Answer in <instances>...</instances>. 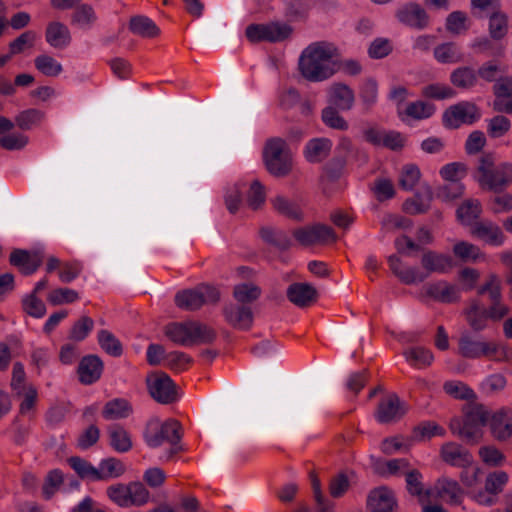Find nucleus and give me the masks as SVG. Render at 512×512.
<instances>
[{
	"instance_id": "nucleus-1",
	"label": "nucleus",
	"mask_w": 512,
	"mask_h": 512,
	"mask_svg": "<svg viewBox=\"0 0 512 512\" xmlns=\"http://www.w3.org/2000/svg\"><path fill=\"white\" fill-rule=\"evenodd\" d=\"M338 49L330 42L319 41L308 45L298 60L301 76L310 82H322L337 73L334 58Z\"/></svg>"
},
{
	"instance_id": "nucleus-2",
	"label": "nucleus",
	"mask_w": 512,
	"mask_h": 512,
	"mask_svg": "<svg viewBox=\"0 0 512 512\" xmlns=\"http://www.w3.org/2000/svg\"><path fill=\"white\" fill-rule=\"evenodd\" d=\"M472 178L483 191L506 190L512 184V163H496L492 152L483 153L472 171Z\"/></svg>"
},
{
	"instance_id": "nucleus-3",
	"label": "nucleus",
	"mask_w": 512,
	"mask_h": 512,
	"mask_svg": "<svg viewBox=\"0 0 512 512\" xmlns=\"http://www.w3.org/2000/svg\"><path fill=\"white\" fill-rule=\"evenodd\" d=\"M421 262L426 272L415 267L403 266L399 257L396 255H391L388 258L391 270L405 284L422 282L428 277L429 273H446L454 266L451 256L433 251L426 252Z\"/></svg>"
},
{
	"instance_id": "nucleus-4",
	"label": "nucleus",
	"mask_w": 512,
	"mask_h": 512,
	"mask_svg": "<svg viewBox=\"0 0 512 512\" xmlns=\"http://www.w3.org/2000/svg\"><path fill=\"white\" fill-rule=\"evenodd\" d=\"M489 409L481 404L469 405L464 417H455L450 421L452 434L468 443H477L483 436V426H488Z\"/></svg>"
},
{
	"instance_id": "nucleus-5",
	"label": "nucleus",
	"mask_w": 512,
	"mask_h": 512,
	"mask_svg": "<svg viewBox=\"0 0 512 512\" xmlns=\"http://www.w3.org/2000/svg\"><path fill=\"white\" fill-rule=\"evenodd\" d=\"M68 462L80 478L91 482L117 479L126 471L125 464L114 457L102 459L98 466L80 457H71Z\"/></svg>"
},
{
	"instance_id": "nucleus-6",
	"label": "nucleus",
	"mask_w": 512,
	"mask_h": 512,
	"mask_svg": "<svg viewBox=\"0 0 512 512\" xmlns=\"http://www.w3.org/2000/svg\"><path fill=\"white\" fill-rule=\"evenodd\" d=\"M263 160L267 171L275 177H285L293 168L292 154L282 138L267 140L263 149Z\"/></svg>"
},
{
	"instance_id": "nucleus-7",
	"label": "nucleus",
	"mask_w": 512,
	"mask_h": 512,
	"mask_svg": "<svg viewBox=\"0 0 512 512\" xmlns=\"http://www.w3.org/2000/svg\"><path fill=\"white\" fill-rule=\"evenodd\" d=\"M459 353L467 358L491 357L497 361L512 359V349L507 345L496 342L474 340L469 335H463L459 340Z\"/></svg>"
},
{
	"instance_id": "nucleus-8",
	"label": "nucleus",
	"mask_w": 512,
	"mask_h": 512,
	"mask_svg": "<svg viewBox=\"0 0 512 512\" xmlns=\"http://www.w3.org/2000/svg\"><path fill=\"white\" fill-rule=\"evenodd\" d=\"M166 335L173 342L183 346L209 342L215 336L210 328L197 322L169 324L166 327Z\"/></svg>"
},
{
	"instance_id": "nucleus-9",
	"label": "nucleus",
	"mask_w": 512,
	"mask_h": 512,
	"mask_svg": "<svg viewBox=\"0 0 512 512\" xmlns=\"http://www.w3.org/2000/svg\"><path fill=\"white\" fill-rule=\"evenodd\" d=\"M145 442L149 447L156 448L165 443L173 447L175 453L180 439V424L176 420L161 422L157 419L151 420L145 431Z\"/></svg>"
},
{
	"instance_id": "nucleus-10",
	"label": "nucleus",
	"mask_w": 512,
	"mask_h": 512,
	"mask_svg": "<svg viewBox=\"0 0 512 512\" xmlns=\"http://www.w3.org/2000/svg\"><path fill=\"white\" fill-rule=\"evenodd\" d=\"M479 118L480 111L475 103L461 101L443 112L442 123L445 128L457 129L462 124H473Z\"/></svg>"
},
{
	"instance_id": "nucleus-11",
	"label": "nucleus",
	"mask_w": 512,
	"mask_h": 512,
	"mask_svg": "<svg viewBox=\"0 0 512 512\" xmlns=\"http://www.w3.org/2000/svg\"><path fill=\"white\" fill-rule=\"evenodd\" d=\"M292 33V28L287 24H250L245 30V36L251 43L279 42L287 39Z\"/></svg>"
},
{
	"instance_id": "nucleus-12",
	"label": "nucleus",
	"mask_w": 512,
	"mask_h": 512,
	"mask_svg": "<svg viewBox=\"0 0 512 512\" xmlns=\"http://www.w3.org/2000/svg\"><path fill=\"white\" fill-rule=\"evenodd\" d=\"M220 294L214 287L202 285L193 290H184L175 296L176 305L187 310H195L204 304L219 300Z\"/></svg>"
},
{
	"instance_id": "nucleus-13",
	"label": "nucleus",
	"mask_w": 512,
	"mask_h": 512,
	"mask_svg": "<svg viewBox=\"0 0 512 512\" xmlns=\"http://www.w3.org/2000/svg\"><path fill=\"white\" fill-rule=\"evenodd\" d=\"M509 476L505 471H493L486 476L485 489L471 492V498L479 505L492 506L497 502V495L508 483Z\"/></svg>"
},
{
	"instance_id": "nucleus-14",
	"label": "nucleus",
	"mask_w": 512,
	"mask_h": 512,
	"mask_svg": "<svg viewBox=\"0 0 512 512\" xmlns=\"http://www.w3.org/2000/svg\"><path fill=\"white\" fill-rule=\"evenodd\" d=\"M352 151V141L347 137H341L335 147L334 156L324 166V181L333 183L341 178L347 165V158Z\"/></svg>"
},
{
	"instance_id": "nucleus-15",
	"label": "nucleus",
	"mask_w": 512,
	"mask_h": 512,
	"mask_svg": "<svg viewBox=\"0 0 512 512\" xmlns=\"http://www.w3.org/2000/svg\"><path fill=\"white\" fill-rule=\"evenodd\" d=\"M191 37L194 44L203 49H217L223 45L231 47L237 40V21L234 20L227 29L221 30L218 38L209 37L203 27H195L191 31Z\"/></svg>"
},
{
	"instance_id": "nucleus-16",
	"label": "nucleus",
	"mask_w": 512,
	"mask_h": 512,
	"mask_svg": "<svg viewBox=\"0 0 512 512\" xmlns=\"http://www.w3.org/2000/svg\"><path fill=\"white\" fill-rule=\"evenodd\" d=\"M294 239L302 246H317L333 243L336 239L333 229L324 224H314L295 229Z\"/></svg>"
},
{
	"instance_id": "nucleus-17",
	"label": "nucleus",
	"mask_w": 512,
	"mask_h": 512,
	"mask_svg": "<svg viewBox=\"0 0 512 512\" xmlns=\"http://www.w3.org/2000/svg\"><path fill=\"white\" fill-rule=\"evenodd\" d=\"M396 19L411 28L422 30L429 25L430 17L426 10L417 2H407L395 12Z\"/></svg>"
},
{
	"instance_id": "nucleus-18",
	"label": "nucleus",
	"mask_w": 512,
	"mask_h": 512,
	"mask_svg": "<svg viewBox=\"0 0 512 512\" xmlns=\"http://www.w3.org/2000/svg\"><path fill=\"white\" fill-rule=\"evenodd\" d=\"M147 385L151 396L160 403H171L179 397L173 381L166 374L150 375Z\"/></svg>"
},
{
	"instance_id": "nucleus-19",
	"label": "nucleus",
	"mask_w": 512,
	"mask_h": 512,
	"mask_svg": "<svg viewBox=\"0 0 512 512\" xmlns=\"http://www.w3.org/2000/svg\"><path fill=\"white\" fill-rule=\"evenodd\" d=\"M422 294L445 304L455 303L461 298L460 287L445 280L427 283L422 288Z\"/></svg>"
},
{
	"instance_id": "nucleus-20",
	"label": "nucleus",
	"mask_w": 512,
	"mask_h": 512,
	"mask_svg": "<svg viewBox=\"0 0 512 512\" xmlns=\"http://www.w3.org/2000/svg\"><path fill=\"white\" fill-rule=\"evenodd\" d=\"M488 427L491 435L498 441H506L512 437V410L502 407L489 410Z\"/></svg>"
},
{
	"instance_id": "nucleus-21",
	"label": "nucleus",
	"mask_w": 512,
	"mask_h": 512,
	"mask_svg": "<svg viewBox=\"0 0 512 512\" xmlns=\"http://www.w3.org/2000/svg\"><path fill=\"white\" fill-rule=\"evenodd\" d=\"M327 102L335 109L350 111L355 104V92L343 82L333 83L327 92Z\"/></svg>"
},
{
	"instance_id": "nucleus-22",
	"label": "nucleus",
	"mask_w": 512,
	"mask_h": 512,
	"mask_svg": "<svg viewBox=\"0 0 512 512\" xmlns=\"http://www.w3.org/2000/svg\"><path fill=\"white\" fill-rule=\"evenodd\" d=\"M42 260L43 253L39 250L16 249L10 255V263L26 275L34 273L41 265Z\"/></svg>"
},
{
	"instance_id": "nucleus-23",
	"label": "nucleus",
	"mask_w": 512,
	"mask_h": 512,
	"mask_svg": "<svg viewBox=\"0 0 512 512\" xmlns=\"http://www.w3.org/2000/svg\"><path fill=\"white\" fill-rule=\"evenodd\" d=\"M367 505L371 512H395L397 502L392 490L378 487L370 492Z\"/></svg>"
},
{
	"instance_id": "nucleus-24",
	"label": "nucleus",
	"mask_w": 512,
	"mask_h": 512,
	"mask_svg": "<svg viewBox=\"0 0 512 512\" xmlns=\"http://www.w3.org/2000/svg\"><path fill=\"white\" fill-rule=\"evenodd\" d=\"M405 407L395 394L388 395L380 402L375 417L380 423H389L400 419Z\"/></svg>"
},
{
	"instance_id": "nucleus-25",
	"label": "nucleus",
	"mask_w": 512,
	"mask_h": 512,
	"mask_svg": "<svg viewBox=\"0 0 512 512\" xmlns=\"http://www.w3.org/2000/svg\"><path fill=\"white\" fill-rule=\"evenodd\" d=\"M440 455L444 462L460 468L466 467L473 462L470 452L454 442H447L442 445Z\"/></svg>"
},
{
	"instance_id": "nucleus-26",
	"label": "nucleus",
	"mask_w": 512,
	"mask_h": 512,
	"mask_svg": "<svg viewBox=\"0 0 512 512\" xmlns=\"http://www.w3.org/2000/svg\"><path fill=\"white\" fill-rule=\"evenodd\" d=\"M470 232L472 236L492 246H500L505 240L501 228L492 222L475 223Z\"/></svg>"
},
{
	"instance_id": "nucleus-27",
	"label": "nucleus",
	"mask_w": 512,
	"mask_h": 512,
	"mask_svg": "<svg viewBox=\"0 0 512 512\" xmlns=\"http://www.w3.org/2000/svg\"><path fill=\"white\" fill-rule=\"evenodd\" d=\"M45 40L51 47L63 49L71 43V33L65 24L52 21L46 27Z\"/></svg>"
},
{
	"instance_id": "nucleus-28",
	"label": "nucleus",
	"mask_w": 512,
	"mask_h": 512,
	"mask_svg": "<svg viewBox=\"0 0 512 512\" xmlns=\"http://www.w3.org/2000/svg\"><path fill=\"white\" fill-rule=\"evenodd\" d=\"M288 299L299 307H306L316 301L317 291L308 283H294L287 289Z\"/></svg>"
},
{
	"instance_id": "nucleus-29",
	"label": "nucleus",
	"mask_w": 512,
	"mask_h": 512,
	"mask_svg": "<svg viewBox=\"0 0 512 512\" xmlns=\"http://www.w3.org/2000/svg\"><path fill=\"white\" fill-rule=\"evenodd\" d=\"M103 370V363L99 357L89 355L84 357L78 366L79 379L83 384H92L97 381Z\"/></svg>"
},
{
	"instance_id": "nucleus-30",
	"label": "nucleus",
	"mask_w": 512,
	"mask_h": 512,
	"mask_svg": "<svg viewBox=\"0 0 512 512\" xmlns=\"http://www.w3.org/2000/svg\"><path fill=\"white\" fill-rule=\"evenodd\" d=\"M379 87L378 82L373 77H367L363 80L359 87V100L362 112L367 114L378 101Z\"/></svg>"
},
{
	"instance_id": "nucleus-31",
	"label": "nucleus",
	"mask_w": 512,
	"mask_h": 512,
	"mask_svg": "<svg viewBox=\"0 0 512 512\" xmlns=\"http://www.w3.org/2000/svg\"><path fill=\"white\" fill-rule=\"evenodd\" d=\"M332 141L328 138H314L305 147V157L311 163H319L330 154Z\"/></svg>"
},
{
	"instance_id": "nucleus-32",
	"label": "nucleus",
	"mask_w": 512,
	"mask_h": 512,
	"mask_svg": "<svg viewBox=\"0 0 512 512\" xmlns=\"http://www.w3.org/2000/svg\"><path fill=\"white\" fill-rule=\"evenodd\" d=\"M435 491L439 498L451 504L460 503L463 497V491L459 484L456 481L447 478L437 481Z\"/></svg>"
},
{
	"instance_id": "nucleus-33",
	"label": "nucleus",
	"mask_w": 512,
	"mask_h": 512,
	"mask_svg": "<svg viewBox=\"0 0 512 512\" xmlns=\"http://www.w3.org/2000/svg\"><path fill=\"white\" fill-rule=\"evenodd\" d=\"M129 29L132 33L143 38H154L160 34L159 27L147 16L136 15L129 21Z\"/></svg>"
},
{
	"instance_id": "nucleus-34",
	"label": "nucleus",
	"mask_w": 512,
	"mask_h": 512,
	"mask_svg": "<svg viewBox=\"0 0 512 512\" xmlns=\"http://www.w3.org/2000/svg\"><path fill=\"white\" fill-rule=\"evenodd\" d=\"M466 320L475 331L484 330L489 318L488 311L484 309L478 300L470 301L465 310Z\"/></svg>"
},
{
	"instance_id": "nucleus-35",
	"label": "nucleus",
	"mask_w": 512,
	"mask_h": 512,
	"mask_svg": "<svg viewBox=\"0 0 512 512\" xmlns=\"http://www.w3.org/2000/svg\"><path fill=\"white\" fill-rule=\"evenodd\" d=\"M108 436L110 446L119 453L128 452L133 446L130 433L121 426L109 427Z\"/></svg>"
},
{
	"instance_id": "nucleus-36",
	"label": "nucleus",
	"mask_w": 512,
	"mask_h": 512,
	"mask_svg": "<svg viewBox=\"0 0 512 512\" xmlns=\"http://www.w3.org/2000/svg\"><path fill=\"white\" fill-rule=\"evenodd\" d=\"M226 320L239 329H247L251 326L253 315L248 307L229 306L225 309Z\"/></svg>"
},
{
	"instance_id": "nucleus-37",
	"label": "nucleus",
	"mask_w": 512,
	"mask_h": 512,
	"mask_svg": "<svg viewBox=\"0 0 512 512\" xmlns=\"http://www.w3.org/2000/svg\"><path fill=\"white\" fill-rule=\"evenodd\" d=\"M477 81V71L470 66L458 67L450 75V82L461 89H470L477 84Z\"/></svg>"
},
{
	"instance_id": "nucleus-38",
	"label": "nucleus",
	"mask_w": 512,
	"mask_h": 512,
	"mask_svg": "<svg viewBox=\"0 0 512 512\" xmlns=\"http://www.w3.org/2000/svg\"><path fill=\"white\" fill-rule=\"evenodd\" d=\"M132 412L130 403L125 399H113L107 402L102 415L107 420H117L128 417Z\"/></svg>"
},
{
	"instance_id": "nucleus-39",
	"label": "nucleus",
	"mask_w": 512,
	"mask_h": 512,
	"mask_svg": "<svg viewBox=\"0 0 512 512\" xmlns=\"http://www.w3.org/2000/svg\"><path fill=\"white\" fill-rule=\"evenodd\" d=\"M405 475L408 492L411 495L417 496L420 502H426L431 492L424 488L421 473L413 469L409 470Z\"/></svg>"
},
{
	"instance_id": "nucleus-40",
	"label": "nucleus",
	"mask_w": 512,
	"mask_h": 512,
	"mask_svg": "<svg viewBox=\"0 0 512 512\" xmlns=\"http://www.w3.org/2000/svg\"><path fill=\"white\" fill-rule=\"evenodd\" d=\"M445 429L435 422L426 421L414 427L411 441H426L435 436H444Z\"/></svg>"
},
{
	"instance_id": "nucleus-41",
	"label": "nucleus",
	"mask_w": 512,
	"mask_h": 512,
	"mask_svg": "<svg viewBox=\"0 0 512 512\" xmlns=\"http://www.w3.org/2000/svg\"><path fill=\"white\" fill-rule=\"evenodd\" d=\"M453 254L464 262H476L484 258L480 248L467 241H458L453 246Z\"/></svg>"
},
{
	"instance_id": "nucleus-42",
	"label": "nucleus",
	"mask_w": 512,
	"mask_h": 512,
	"mask_svg": "<svg viewBox=\"0 0 512 512\" xmlns=\"http://www.w3.org/2000/svg\"><path fill=\"white\" fill-rule=\"evenodd\" d=\"M508 32V17L499 9L494 11L489 17V35L494 40H500Z\"/></svg>"
},
{
	"instance_id": "nucleus-43",
	"label": "nucleus",
	"mask_w": 512,
	"mask_h": 512,
	"mask_svg": "<svg viewBox=\"0 0 512 512\" xmlns=\"http://www.w3.org/2000/svg\"><path fill=\"white\" fill-rule=\"evenodd\" d=\"M272 202L276 210L290 218L301 219L303 217L301 205L298 202L290 201L283 194L276 196Z\"/></svg>"
},
{
	"instance_id": "nucleus-44",
	"label": "nucleus",
	"mask_w": 512,
	"mask_h": 512,
	"mask_svg": "<svg viewBox=\"0 0 512 512\" xmlns=\"http://www.w3.org/2000/svg\"><path fill=\"white\" fill-rule=\"evenodd\" d=\"M420 178L421 172L419 167L415 164H406L399 173L398 185L402 190L409 191L414 189Z\"/></svg>"
},
{
	"instance_id": "nucleus-45",
	"label": "nucleus",
	"mask_w": 512,
	"mask_h": 512,
	"mask_svg": "<svg viewBox=\"0 0 512 512\" xmlns=\"http://www.w3.org/2000/svg\"><path fill=\"white\" fill-rule=\"evenodd\" d=\"M480 213V203L477 200H468L457 209V218L461 224L473 226L475 224L474 221L479 217Z\"/></svg>"
},
{
	"instance_id": "nucleus-46",
	"label": "nucleus",
	"mask_w": 512,
	"mask_h": 512,
	"mask_svg": "<svg viewBox=\"0 0 512 512\" xmlns=\"http://www.w3.org/2000/svg\"><path fill=\"white\" fill-rule=\"evenodd\" d=\"M406 361L416 368H422L430 365L434 357L430 350L422 347H414L404 352Z\"/></svg>"
},
{
	"instance_id": "nucleus-47",
	"label": "nucleus",
	"mask_w": 512,
	"mask_h": 512,
	"mask_svg": "<svg viewBox=\"0 0 512 512\" xmlns=\"http://www.w3.org/2000/svg\"><path fill=\"white\" fill-rule=\"evenodd\" d=\"M36 69L45 76L56 77L58 76L63 67L61 63L57 62L52 56L42 54L34 59Z\"/></svg>"
},
{
	"instance_id": "nucleus-48",
	"label": "nucleus",
	"mask_w": 512,
	"mask_h": 512,
	"mask_svg": "<svg viewBox=\"0 0 512 512\" xmlns=\"http://www.w3.org/2000/svg\"><path fill=\"white\" fill-rule=\"evenodd\" d=\"M439 174L445 181L457 183L467 176L468 166L463 162L448 163L440 169Z\"/></svg>"
},
{
	"instance_id": "nucleus-49",
	"label": "nucleus",
	"mask_w": 512,
	"mask_h": 512,
	"mask_svg": "<svg viewBox=\"0 0 512 512\" xmlns=\"http://www.w3.org/2000/svg\"><path fill=\"white\" fill-rule=\"evenodd\" d=\"M340 111L331 106H326L321 112V119L331 129L346 131L349 125L344 117L340 115Z\"/></svg>"
},
{
	"instance_id": "nucleus-50",
	"label": "nucleus",
	"mask_w": 512,
	"mask_h": 512,
	"mask_svg": "<svg viewBox=\"0 0 512 512\" xmlns=\"http://www.w3.org/2000/svg\"><path fill=\"white\" fill-rule=\"evenodd\" d=\"M308 11L309 4L307 0H289L285 3V17L290 22L305 19Z\"/></svg>"
},
{
	"instance_id": "nucleus-51",
	"label": "nucleus",
	"mask_w": 512,
	"mask_h": 512,
	"mask_svg": "<svg viewBox=\"0 0 512 512\" xmlns=\"http://www.w3.org/2000/svg\"><path fill=\"white\" fill-rule=\"evenodd\" d=\"M481 461L490 467H500L506 461L504 453L493 445H485L479 449Z\"/></svg>"
},
{
	"instance_id": "nucleus-52",
	"label": "nucleus",
	"mask_w": 512,
	"mask_h": 512,
	"mask_svg": "<svg viewBox=\"0 0 512 512\" xmlns=\"http://www.w3.org/2000/svg\"><path fill=\"white\" fill-rule=\"evenodd\" d=\"M510 128L511 122L504 115H496L487 122V133L492 139L503 137L510 131Z\"/></svg>"
},
{
	"instance_id": "nucleus-53",
	"label": "nucleus",
	"mask_w": 512,
	"mask_h": 512,
	"mask_svg": "<svg viewBox=\"0 0 512 512\" xmlns=\"http://www.w3.org/2000/svg\"><path fill=\"white\" fill-rule=\"evenodd\" d=\"M431 201V194H414L404 202L403 208L410 214L422 213L430 207Z\"/></svg>"
},
{
	"instance_id": "nucleus-54",
	"label": "nucleus",
	"mask_w": 512,
	"mask_h": 512,
	"mask_svg": "<svg viewBox=\"0 0 512 512\" xmlns=\"http://www.w3.org/2000/svg\"><path fill=\"white\" fill-rule=\"evenodd\" d=\"M436 108L434 104L424 101H415L407 105L405 114L413 119L421 120L432 116Z\"/></svg>"
},
{
	"instance_id": "nucleus-55",
	"label": "nucleus",
	"mask_w": 512,
	"mask_h": 512,
	"mask_svg": "<svg viewBox=\"0 0 512 512\" xmlns=\"http://www.w3.org/2000/svg\"><path fill=\"white\" fill-rule=\"evenodd\" d=\"M15 396L21 399L20 403V413L28 414L31 412L37 401V390L36 388L31 386H26L17 392H14Z\"/></svg>"
},
{
	"instance_id": "nucleus-56",
	"label": "nucleus",
	"mask_w": 512,
	"mask_h": 512,
	"mask_svg": "<svg viewBox=\"0 0 512 512\" xmlns=\"http://www.w3.org/2000/svg\"><path fill=\"white\" fill-rule=\"evenodd\" d=\"M98 342L101 348L112 356H119L122 353V346L119 340L109 331L101 330L98 333Z\"/></svg>"
},
{
	"instance_id": "nucleus-57",
	"label": "nucleus",
	"mask_w": 512,
	"mask_h": 512,
	"mask_svg": "<svg viewBox=\"0 0 512 512\" xmlns=\"http://www.w3.org/2000/svg\"><path fill=\"white\" fill-rule=\"evenodd\" d=\"M421 94L426 98L443 100L454 97L456 92L449 86L433 83L424 86L421 90Z\"/></svg>"
},
{
	"instance_id": "nucleus-58",
	"label": "nucleus",
	"mask_w": 512,
	"mask_h": 512,
	"mask_svg": "<svg viewBox=\"0 0 512 512\" xmlns=\"http://www.w3.org/2000/svg\"><path fill=\"white\" fill-rule=\"evenodd\" d=\"M412 445L411 439L404 438L403 436H393L386 438L381 443V450L385 454H395L398 452L408 450Z\"/></svg>"
},
{
	"instance_id": "nucleus-59",
	"label": "nucleus",
	"mask_w": 512,
	"mask_h": 512,
	"mask_svg": "<svg viewBox=\"0 0 512 512\" xmlns=\"http://www.w3.org/2000/svg\"><path fill=\"white\" fill-rule=\"evenodd\" d=\"M129 502L131 506L145 505L150 498V493L140 482H131L128 484Z\"/></svg>"
},
{
	"instance_id": "nucleus-60",
	"label": "nucleus",
	"mask_w": 512,
	"mask_h": 512,
	"mask_svg": "<svg viewBox=\"0 0 512 512\" xmlns=\"http://www.w3.org/2000/svg\"><path fill=\"white\" fill-rule=\"evenodd\" d=\"M95 20L96 16L94 10L92 6L88 4L78 6L72 14V23L82 28L90 27Z\"/></svg>"
},
{
	"instance_id": "nucleus-61",
	"label": "nucleus",
	"mask_w": 512,
	"mask_h": 512,
	"mask_svg": "<svg viewBox=\"0 0 512 512\" xmlns=\"http://www.w3.org/2000/svg\"><path fill=\"white\" fill-rule=\"evenodd\" d=\"M467 20L468 17L465 12L453 11L446 18L445 28L452 34H460L468 29L466 25Z\"/></svg>"
},
{
	"instance_id": "nucleus-62",
	"label": "nucleus",
	"mask_w": 512,
	"mask_h": 512,
	"mask_svg": "<svg viewBox=\"0 0 512 512\" xmlns=\"http://www.w3.org/2000/svg\"><path fill=\"white\" fill-rule=\"evenodd\" d=\"M393 51L391 41L387 38H376L368 47V55L371 59H382Z\"/></svg>"
},
{
	"instance_id": "nucleus-63",
	"label": "nucleus",
	"mask_w": 512,
	"mask_h": 512,
	"mask_svg": "<svg viewBox=\"0 0 512 512\" xmlns=\"http://www.w3.org/2000/svg\"><path fill=\"white\" fill-rule=\"evenodd\" d=\"M461 468L463 470L460 474V480L462 484L469 490V494L471 495V492H474L472 489L479 483L481 468L473 463Z\"/></svg>"
},
{
	"instance_id": "nucleus-64",
	"label": "nucleus",
	"mask_w": 512,
	"mask_h": 512,
	"mask_svg": "<svg viewBox=\"0 0 512 512\" xmlns=\"http://www.w3.org/2000/svg\"><path fill=\"white\" fill-rule=\"evenodd\" d=\"M24 311L32 317L41 318L46 313V307L42 300L36 297L34 293L25 296L22 300Z\"/></svg>"
}]
</instances>
